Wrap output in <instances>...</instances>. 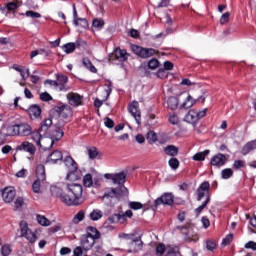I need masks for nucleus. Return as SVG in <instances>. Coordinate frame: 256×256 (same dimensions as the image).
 I'll return each mask as SVG.
<instances>
[{"mask_svg": "<svg viewBox=\"0 0 256 256\" xmlns=\"http://www.w3.org/2000/svg\"><path fill=\"white\" fill-rule=\"evenodd\" d=\"M85 201L83 198V186L77 183H67L63 188L61 202L68 207H77Z\"/></svg>", "mask_w": 256, "mask_h": 256, "instance_id": "obj_1", "label": "nucleus"}, {"mask_svg": "<svg viewBox=\"0 0 256 256\" xmlns=\"http://www.w3.org/2000/svg\"><path fill=\"white\" fill-rule=\"evenodd\" d=\"M95 239H99V232L94 227H88V233L81 238V245L84 251H91L95 245Z\"/></svg>", "mask_w": 256, "mask_h": 256, "instance_id": "obj_2", "label": "nucleus"}, {"mask_svg": "<svg viewBox=\"0 0 256 256\" xmlns=\"http://www.w3.org/2000/svg\"><path fill=\"white\" fill-rule=\"evenodd\" d=\"M19 227H20V237H24V239L29 241V243L31 244L37 241V234H35L33 230L29 228V224L27 223V221H24V220L20 221Z\"/></svg>", "mask_w": 256, "mask_h": 256, "instance_id": "obj_3", "label": "nucleus"}, {"mask_svg": "<svg viewBox=\"0 0 256 256\" xmlns=\"http://www.w3.org/2000/svg\"><path fill=\"white\" fill-rule=\"evenodd\" d=\"M205 115H207V109L199 112L190 110L184 117V121H186V123H190V125H197V123H199V119H203Z\"/></svg>", "mask_w": 256, "mask_h": 256, "instance_id": "obj_4", "label": "nucleus"}, {"mask_svg": "<svg viewBox=\"0 0 256 256\" xmlns=\"http://www.w3.org/2000/svg\"><path fill=\"white\" fill-rule=\"evenodd\" d=\"M132 51L141 59H149V57H153L157 53V50L153 48H143L138 45H132Z\"/></svg>", "mask_w": 256, "mask_h": 256, "instance_id": "obj_5", "label": "nucleus"}, {"mask_svg": "<svg viewBox=\"0 0 256 256\" xmlns=\"http://www.w3.org/2000/svg\"><path fill=\"white\" fill-rule=\"evenodd\" d=\"M127 193V188L125 186H119L118 188H112L105 192L102 199H119Z\"/></svg>", "mask_w": 256, "mask_h": 256, "instance_id": "obj_6", "label": "nucleus"}, {"mask_svg": "<svg viewBox=\"0 0 256 256\" xmlns=\"http://www.w3.org/2000/svg\"><path fill=\"white\" fill-rule=\"evenodd\" d=\"M131 217H133V211L127 210L124 213L113 214L109 218V221H111L112 223H121L123 225V223H127V218L131 219Z\"/></svg>", "mask_w": 256, "mask_h": 256, "instance_id": "obj_7", "label": "nucleus"}, {"mask_svg": "<svg viewBox=\"0 0 256 256\" xmlns=\"http://www.w3.org/2000/svg\"><path fill=\"white\" fill-rule=\"evenodd\" d=\"M66 99L72 107H79L80 105H83V96L79 95L75 92H69L66 95Z\"/></svg>", "mask_w": 256, "mask_h": 256, "instance_id": "obj_8", "label": "nucleus"}, {"mask_svg": "<svg viewBox=\"0 0 256 256\" xmlns=\"http://www.w3.org/2000/svg\"><path fill=\"white\" fill-rule=\"evenodd\" d=\"M17 196V192L15 188L9 186L2 190V199L6 203H13L15 201V197Z\"/></svg>", "mask_w": 256, "mask_h": 256, "instance_id": "obj_9", "label": "nucleus"}, {"mask_svg": "<svg viewBox=\"0 0 256 256\" xmlns=\"http://www.w3.org/2000/svg\"><path fill=\"white\" fill-rule=\"evenodd\" d=\"M129 113L134 117L137 125L141 123V109H139V102L133 101L128 108Z\"/></svg>", "mask_w": 256, "mask_h": 256, "instance_id": "obj_10", "label": "nucleus"}, {"mask_svg": "<svg viewBox=\"0 0 256 256\" xmlns=\"http://www.w3.org/2000/svg\"><path fill=\"white\" fill-rule=\"evenodd\" d=\"M143 249V241L140 237L134 238L131 242H128V253H138Z\"/></svg>", "mask_w": 256, "mask_h": 256, "instance_id": "obj_11", "label": "nucleus"}, {"mask_svg": "<svg viewBox=\"0 0 256 256\" xmlns=\"http://www.w3.org/2000/svg\"><path fill=\"white\" fill-rule=\"evenodd\" d=\"M17 151H25L26 153H29V155H35L37 148H35V145L29 141H24L20 145L17 146Z\"/></svg>", "mask_w": 256, "mask_h": 256, "instance_id": "obj_12", "label": "nucleus"}, {"mask_svg": "<svg viewBox=\"0 0 256 256\" xmlns=\"http://www.w3.org/2000/svg\"><path fill=\"white\" fill-rule=\"evenodd\" d=\"M105 177L106 179H111V181H113V183L116 185H123L127 179V175H125L123 172L117 174H106Z\"/></svg>", "mask_w": 256, "mask_h": 256, "instance_id": "obj_13", "label": "nucleus"}, {"mask_svg": "<svg viewBox=\"0 0 256 256\" xmlns=\"http://www.w3.org/2000/svg\"><path fill=\"white\" fill-rule=\"evenodd\" d=\"M62 161H63V152L59 150L53 151L47 157V163H50L51 165H57V163H61Z\"/></svg>", "mask_w": 256, "mask_h": 256, "instance_id": "obj_14", "label": "nucleus"}, {"mask_svg": "<svg viewBox=\"0 0 256 256\" xmlns=\"http://www.w3.org/2000/svg\"><path fill=\"white\" fill-rule=\"evenodd\" d=\"M173 194L171 193H166L164 195H162L160 198H157L155 200V205L159 206V205H173Z\"/></svg>", "mask_w": 256, "mask_h": 256, "instance_id": "obj_15", "label": "nucleus"}, {"mask_svg": "<svg viewBox=\"0 0 256 256\" xmlns=\"http://www.w3.org/2000/svg\"><path fill=\"white\" fill-rule=\"evenodd\" d=\"M180 99H183L184 102L181 104V109H191L195 105V100L191 95L187 93H182Z\"/></svg>", "mask_w": 256, "mask_h": 256, "instance_id": "obj_16", "label": "nucleus"}, {"mask_svg": "<svg viewBox=\"0 0 256 256\" xmlns=\"http://www.w3.org/2000/svg\"><path fill=\"white\" fill-rule=\"evenodd\" d=\"M227 163V156L225 154L219 153L212 157L211 165L214 167H223Z\"/></svg>", "mask_w": 256, "mask_h": 256, "instance_id": "obj_17", "label": "nucleus"}, {"mask_svg": "<svg viewBox=\"0 0 256 256\" xmlns=\"http://www.w3.org/2000/svg\"><path fill=\"white\" fill-rule=\"evenodd\" d=\"M18 135L20 137H29L31 135L33 128L27 123L18 124Z\"/></svg>", "mask_w": 256, "mask_h": 256, "instance_id": "obj_18", "label": "nucleus"}, {"mask_svg": "<svg viewBox=\"0 0 256 256\" xmlns=\"http://www.w3.org/2000/svg\"><path fill=\"white\" fill-rule=\"evenodd\" d=\"M56 83L57 85H62L63 89L60 91H71V87L67 86V83L69 82V78L66 75L63 74H57L56 75Z\"/></svg>", "mask_w": 256, "mask_h": 256, "instance_id": "obj_19", "label": "nucleus"}, {"mask_svg": "<svg viewBox=\"0 0 256 256\" xmlns=\"http://www.w3.org/2000/svg\"><path fill=\"white\" fill-rule=\"evenodd\" d=\"M56 113H58V115H60L61 117L67 118V117H71L73 111L71 110V106L69 105H61V106H57L55 108Z\"/></svg>", "mask_w": 256, "mask_h": 256, "instance_id": "obj_20", "label": "nucleus"}, {"mask_svg": "<svg viewBox=\"0 0 256 256\" xmlns=\"http://www.w3.org/2000/svg\"><path fill=\"white\" fill-rule=\"evenodd\" d=\"M83 177V173H81V170L77 167L76 169L70 170V172L67 174L66 179L67 181L73 182V181H79Z\"/></svg>", "mask_w": 256, "mask_h": 256, "instance_id": "obj_21", "label": "nucleus"}, {"mask_svg": "<svg viewBox=\"0 0 256 256\" xmlns=\"http://www.w3.org/2000/svg\"><path fill=\"white\" fill-rule=\"evenodd\" d=\"M209 182L205 181L203 182L199 188L197 189V195H198V201H201L205 195L209 193Z\"/></svg>", "mask_w": 256, "mask_h": 256, "instance_id": "obj_22", "label": "nucleus"}, {"mask_svg": "<svg viewBox=\"0 0 256 256\" xmlns=\"http://www.w3.org/2000/svg\"><path fill=\"white\" fill-rule=\"evenodd\" d=\"M63 138V130L57 126L53 127L50 131V139L55 143V141H61Z\"/></svg>", "mask_w": 256, "mask_h": 256, "instance_id": "obj_23", "label": "nucleus"}, {"mask_svg": "<svg viewBox=\"0 0 256 256\" xmlns=\"http://www.w3.org/2000/svg\"><path fill=\"white\" fill-rule=\"evenodd\" d=\"M111 86L107 85L106 89L104 90V98H102L101 100L96 99L94 101V106L95 107H101V105H103V103H105V101H107L109 99V96L111 95Z\"/></svg>", "mask_w": 256, "mask_h": 256, "instance_id": "obj_24", "label": "nucleus"}, {"mask_svg": "<svg viewBox=\"0 0 256 256\" xmlns=\"http://www.w3.org/2000/svg\"><path fill=\"white\" fill-rule=\"evenodd\" d=\"M27 111L31 119H37V117L41 116V107L39 105H31Z\"/></svg>", "mask_w": 256, "mask_h": 256, "instance_id": "obj_25", "label": "nucleus"}, {"mask_svg": "<svg viewBox=\"0 0 256 256\" xmlns=\"http://www.w3.org/2000/svg\"><path fill=\"white\" fill-rule=\"evenodd\" d=\"M5 131L6 137H17L19 135V124L8 126Z\"/></svg>", "mask_w": 256, "mask_h": 256, "instance_id": "obj_26", "label": "nucleus"}, {"mask_svg": "<svg viewBox=\"0 0 256 256\" xmlns=\"http://www.w3.org/2000/svg\"><path fill=\"white\" fill-rule=\"evenodd\" d=\"M13 249L10 244H3V240L0 238V254L2 256H10Z\"/></svg>", "mask_w": 256, "mask_h": 256, "instance_id": "obj_27", "label": "nucleus"}, {"mask_svg": "<svg viewBox=\"0 0 256 256\" xmlns=\"http://www.w3.org/2000/svg\"><path fill=\"white\" fill-rule=\"evenodd\" d=\"M256 149V140L246 143L242 148V155H249L251 151Z\"/></svg>", "mask_w": 256, "mask_h": 256, "instance_id": "obj_28", "label": "nucleus"}, {"mask_svg": "<svg viewBox=\"0 0 256 256\" xmlns=\"http://www.w3.org/2000/svg\"><path fill=\"white\" fill-rule=\"evenodd\" d=\"M105 27V21L101 18H95L92 21V31H101Z\"/></svg>", "mask_w": 256, "mask_h": 256, "instance_id": "obj_29", "label": "nucleus"}, {"mask_svg": "<svg viewBox=\"0 0 256 256\" xmlns=\"http://www.w3.org/2000/svg\"><path fill=\"white\" fill-rule=\"evenodd\" d=\"M73 24L75 27H78L79 31H83V29H87L89 27V22L85 18H78V20H74Z\"/></svg>", "mask_w": 256, "mask_h": 256, "instance_id": "obj_30", "label": "nucleus"}, {"mask_svg": "<svg viewBox=\"0 0 256 256\" xmlns=\"http://www.w3.org/2000/svg\"><path fill=\"white\" fill-rule=\"evenodd\" d=\"M36 221L38 225H41V227H50L51 225V221L41 214L36 215Z\"/></svg>", "mask_w": 256, "mask_h": 256, "instance_id": "obj_31", "label": "nucleus"}, {"mask_svg": "<svg viewBox=\"0 0 256 256\" xmlns=\"http://www.w3.org/2000/svg\"><path fill=\"white\" fill-rule=\"evenodd\" d=\"M166 105H167L168 109L175 111V109H177L179 107V98H177V97L168 98Z\"/></svg>", "mask_w": 256, "mask_h": 256, "instance_id": "obj_32", "label": "nucleus"}, {"mask_svg": "<svg viewBox=\"0 0 256 256\" xmlns=\"http://www.w3.org/2000/svg\"><path fill=\"white\" fill-rule=\"evenodd\" d=\"M53 125V120L47 118L45 119L42 123L41 126L39 128L40 133H47L50 129V127H52Z\"/></svg>", "mask_w": 256, "mask_h": 256, "instance_id": "obj_33", "label": "nucleus"}, {"mask_svg": "<svg viewBox=\"0 0 256 256\" xmlns=\"http://www.w3.org/2000/svg\"><path fill=\"white\" fill-rule=\"evenodd\" d=\"M115 57L119 59V61H127L129 59V54L127 50H121V48H117L115 50Z\"/></svg>", "mask_w": 256, "mask_h": 256, "instance_id": "obj_34", "label": "nucleus"}, {"mask_svg": "<svg viewBox=\"0 0 256 256\" xmlns=\"http://www.w3.org/2000/svg\"><path fill=\"white\" fill-rule=\"evenodd\" d=\"M41 145H38V147H41L42 149H51L55 142H53V139L51 137L42 138Z\"/></svg>", "mask_w": 256, "mask_h": 256, "instance_id": "obj_35", "label": "nucleus"}, {"mask_svg": "<svg viewBox=\"0 0 256 256\" xmlns=\"http://www.w3.org/2000/svg\"><path fill=\"white\" fill-rule=\"evenodd\" d=\"M36 177L37 180L45 181V166L43 164H40L36 167Z\"/></svg>", "mask_w": 256, "mask_h": 256, "instance_id": "obj_36", "label": "nucleus"}, {"mask_svg": "<svg viewBox=\"0 0 256 256\" xmlns=\"http://www.w3.org/2000/svg\"><path fill=\"white\" fill-rule=\"evenodd\" d=\"M43 181L44 180H35L33 183H32V191L33 193H43V188H42V185H43Z\"/></svg>", "mask_w": 256, "mask_h": 256, "instance_id": "obj_37", "label": "nucleus"}, {"mask_svg": "<svg viewBox=\"0 0 256 256\" xmlns=\"http://www.w3.org/2000/svg\"><path fill=\"white\" fill-rule=\"evenodd\" d=\"M164 153H166V155H169L170 157H175L179 153V148L173 145H169L164 148Z\"/></svg>", "mask_w": 256, "mask_h": 256, "instance_id": "obj_38", "label": "nucleus"}, {"mask_svg": "<svg viewBox=\"0 0 256 256\" xmlns=\"http://www.w3.org/2000/svg\"><path fill=\"white\" fill-rule=\"evenodd\" d=\"M64 164L66 167H68V169L72 170V169H77V162H75V160L71 157L68 156L64 159Z\"/></svg>", "mask_w": 256, "mask_h": 256, "instance_id": "obj_39", "label": "nucleus"}, {"mask_svg": "<svg viewBox=\"0 0 256 256\" xmlns=\"http://www.w3.org/2000/svg\"><path fill=\"white\" fill-rule=\"evenodd\" d=\"M207 155H209V150H205L203 152L196 153L192 157V159H193V161H205V157H207Z\"/></svg>", "mask_w": 256, "mask_h": 256, "instance_id": "obj_40", "label": "nucleus"}, {"mask_svg": "<svg viewBox=\"0 0 256 256\" xmlns=\"http://www.w3.org/2000/svg\"><path fill=\"white\" fill-rule=\"evenodd\" d=\"M89 217L92 221H99V219L103 217V212L99 209H95L90 213Z\"/></svg>", "mask_w": 256, "mask_h": 256, "instance_id": "obj_41", "label": "nucleus"}, {"mask_svg": "<svg viewBox=\"0 0 256 256\" xmlns=\"http://www.w3.org/2000/svg\"><path fill=\"white\" fill-rule=\"evenodd\" d=\"M32 141H35L36 145H41V140L43 137L41 136V131H34L31 134Z\"/></svg>", "mask_w": 256, "mask_h": 256, "instance_id": "obj_42", "label": "nucleus"}, {"mask_svg": "<svg viewBox=\"0 0 256 256\" xmlns=\"http://www.w3.org/2000/svg\"><path fill=\"white\" fill-rule=\"evenodd\" d=\"M82 63L84 67H86V69H89V71H91V73H96L97 68H95L93 63H91V60H89V58H84Z\"/></svg>", "mask_w": 256, "mask_h": 256, "instance_id": "obj_43", "label": "nucleus"}, {"mask_svg": "<svg viewBox=\"0 0 256 256\" xmlns=\"http://www.w3.org/2000/svg\"><path fill=\"white\" fill-rule=\"evenodd\" d=\"M50 193L53 195V197H59L61 201V196L63 195V190L61 188L58 186H51Z\"/></svg>", "mask_w": 256, "mask_h": 256, "instance_id": "obj_44", "label": "nucleus"}, {"mask_svg": "<svg viewBox=\"0 0 256 256\" xmlns=\"http://www.w3.org/2000/svg\"><path fill=\"white\" fill-rule=\"evenodd\" d=\"M76 48L77 46L73 42L67 43L62 47L63 51H65L67 54L73 53Z\"/></svg>", "mask_w": 256, "mask_h": 256, "instance_id": "obj_45", "label": "nucleus"}, {"mask_svg": "<svg viewBox=\"0 0 256 256\" xmlns=\"http://www.w3.org/2000/svg\"><path fill=\"white\" fill-rule=\"evenodd\" d=\"M87 153H88L89 159H96V157L99 155V151L97 150V147L88 148Z\"/></svg>", "mask_w": 256, "mask_h": 256, "instance_id": "obj_46", "label": "nucleus"}, {"mask_svg": "<svg viewBox=\"0 0 256 256\" xmlns=\"http://www.w3.org/2000/svg\"><path fill=\"white\" fill-rule=\"evenodd\" d=\"M45 85H50V87H54L56 91H62L63 85H58L57 80H46Z\"/></svg>", "mask_w": 256, "mask_h": 256, "instance_id": "obj_47", "label": "nucleus"}, {"mask_svg": "<svg viewBox=\"0 0 256 256\" xmlns=\"http://www.w3.org/2000/svg\"><path fill=\"white\" fill-rule=\"evenodd\" d=\"M209 201H211V198L208 196L207 199L205 200V202L199 206L198 208L195 209V213L197 215V217H199V215H201V213L203 212V209H205L207 207V205L209 204Z\"/></svg>", "mask_w": 256, "mask_h": 256, "instance_id": "obj_48", "label": "nucleus"}, {"mask_svg": "<svg viewBox=\"0 0 256 256\" xmlns=\"http://www.w3.org/2000/svg\"><path fill=\"white\" fill-rule=\"evenodd\" d=\"M222 179H231L233 177V169L226 168L221 171Z\"/></svg>", "mask_w": 256, "mask_h": 256, "instance_id": "obj_49", "label": "nucleus"}, {"mask_svg": "<svg viewBox=\"0 0 256 256\" xmlns=\"http://www.w3.org/2000/svg\"><path fill=\"white\" fill-rule=\"evenodd\" d=\"M84 187H91L93 185V176L91 174H86L83 178Z\"/></svg>", "mask_w": 256, "mask_h": 256, "instance_id": "obj_50", "label": "nucleus"}, {"mask_svg": "<svg viewBox=\"0 0 256 256\" xmlns=\"http://www.w3.org/2000/svg\"><path fill=\"white\" fill-rule=\"evenodd\" d=\"M17 9V3L10 2L7 4L6 8H0L1 13L5 14V11H15Z\"/></svg>", "mask_w": 256, "mask_h": 256, "instance_id": "obj_51", "label": "nucleus"}, {"mask_svg": "<svg viewBox=\"0 0 256 256\" xmlns=\"http://www.w3.org/2000/svg\"><path fill=\"white\" fill-rule=\"evenodd\" d=\"M167 249H173V247H165L164 244H159L157 247H156V255H163V253H167Z\"/></svg>", "mask_w": 256, "mask_h": 256, "instance_id": "obj_52", "label": "nucleus"}, {"mask_svg": "<svg viewBox=\"0 0 256 256\" xmlns=\"http://www.w3.org/2000/svg\"><path fill=\"white\" fill-rule=\"evenodd\" d=\"M85 219V212L84 211H79L74 217H73V223H81Z\"/></svg>", "mask_w": 256, "mask_h": 256, "instance_id": "obj_53", "label": "nucleus"}, {"mask_svg": "<svg viewBox=\"0 0 256 256\" xmlns=\"http://www.w3.org/2000/svg\"><path fill=\"white\" fill-rule=\"evenodd\" d=\"M25 17H30V19H41V14L33 10L26 11Z\"/></svg>", "mask_w": 256, "mask_h": 256, "instance_id": "obj_54", "label": "nucleus"}, {"mask_svg": "<svg viewBox=\"0 0 256 256\" xmlns=\"http://www.w3.org/2000/svg\"><path fill=\"white\" fill-rule=\"evenodd\" d=\"M206 248L208 251H215V249H217V242H215V240H207Z\"/></svg>", "mask_w": 256, "mask_h": 256, "instance_id": "obj_55", "label": "nucleus"}, {"mask_svg": "<svg viewBox=\"0 0 256 256\" xmlns=\"http://www.w3.org/2000/svg\"><path fill=\"white\" fill-rule=\"evenodd\" d=\"M120 239H124L127 243H131L135 239V235L122 233L119 235Z\"/></svg>", "mask_w": 256, "mask_h": 256, "instance_id": "obj_56", "label": "nucleus"}, {"mask_svg": "<svg viewBox=\"0 0 256 256\" xmlns=\"http://www.w3.org/2000/svg\"><path fill=\"white\" fill-rule=\"evenodd\" d=\"M146 139L148 143H155L157 141V134L153 131L147 133Z\"/></svg>", "mask_w": 256, "mask_h": 256, "instance_id": "obj_57", "label": "nucleus"}, {"mask_svg": "<svg viewBox=\"0 0 256 256\" xmlns=\"http://www.w3.org/2000/svg\"><path fill=\"white\" fill-rule=\"evenodd\" d=\"M159 67V60L157 59H151L148 62V69H151L152 71H155Z\"/></svg>", "mask_w": 256, "mask_h": 256, "instance_id": "obj_58", "label": "nucleus"}, {"mask_svg": "<svg viewBox=\"0 0 256 256\" xmlns=\"http://www.w3.org/2000/svg\"><path fill=\"white\" fill-rule=\"evenodd\" d=\"M129 207L134 211H139V209H143L144 206L141 202H130Z\"/></svg>", "mask_w": 256, "mask_h": 256, "instance_id": "obj_59", "label": "nucleus"}, {"mask_svg": "<svg viewBox=\"0 0 256 256\" xmlns=\"http://www.w3.org/2000/svg\"><path fill=\"white\" fill-rule=\"evenodd\" d=\"M156 75L159 79H167V77H169V72L165 69H159Z\"/></svg>", "mask_w": 256, "mask_h": 256, "instance_id": "obj_60", "label": "nucleus"}, {"mask_svg": "<svg viewBox=\"0 0 256 256\" xmlns=\"http://www.w3.org/2000/svg\"><path fill=\"white\" fill-rule=\"evenodd\" d=\"M27 175H29V171L27 169L23 168L15 174V177H18L20 179H25V177H27Z\"/></svg>", "mask_w": 256, "mask_h": 256, "instance_id": "obj_61", "label": "nucleus"}, {"mask_svg": "<svg viewBox=\"0 0 256 256\" xmlns=\"http://www.w3.org/2000/svg\"><path fill=\"white\" fill-rule=\"evenodd\" d=\"M229 17H231V13L229 12L224 13L220 18V24L226 25V23H229Z\"/></svg>", "mask_w": 256, "mask_h": 256, "instance_id": "obj_62", "label": "nucleus"}, {"mask_svg": "<svg viewBox=\"0 0 256 256\" xmlns=\"http://www.w3.org/2000/svg\"><path fill=\"white\" fill-rule=\"evenodd\" d=\"M168 163H169L171 169H178L179 168V160L177 158L170 159Z\"/></svg>", "mask_w": 256, "mask_h": 256, "instance_id": "obj_63", "label": "nucleus"}, {"mask_svg": "<svg viewBox=\"0 0 256 256\" xmlns=\"http://www.w3.org/2000/svg\"><path fill=\"white\" fill-rule=\"evenodd\" d=\"M245 249H252V251H256V242L249 241L245 244Z\"/></svg>", "mask_w": 256, "mask_h": 256, "instance_id": "obj_64", "label": "nucleus"}]
</instances>
